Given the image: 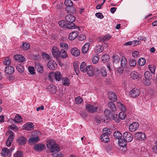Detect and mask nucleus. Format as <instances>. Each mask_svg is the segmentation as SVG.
Listing matches in <instances>:
<instances>
[{
  "label": "nucleus",
  "instance_id": "nucleus-37",
  "mask_svg": "<svg viewBox=\"0 0 157 157\" xmlns=\"http://www.w3.org/2000/svg\"><path fill=\"white\" fill-rule=\"evenodd\" d=\"M60 53V57L62 58H65L67 56V52L63 49H61Z\"/></svg>",
  "mask_w": 157,
  "mask_h": 157
},
{
  "label": "nucleus",
  "instance_id": "nucleus-7",
  "mask_svg": "<svg viewBox=\"0 0 157 157\" xmlns=\"http://www.w3.org/2000/svg\"><path fill=\"white\" fill-rule=\"evenodd\" d=\"M139 125L137 122H134L131 124L129 127V129L131 132H134L136 131L138 128Z\"/></svg>",
  "mask_w": 157,
  "mask_h": 157
},
{
  "label": "nucleus",
  "instance_id": "nucleus-8",
  "mask_svg": "<svg viewBox=\"0 0 157 157\" xmlns=\"http://www.w3.org/2000/svg\"><path fill=\"white\" fill-rule=\"evenodd\" d=\"M52 52L53 56L56 58L60 57V51L56 47L54 46L52 48Z\"/></svg>",
  "mask_w": 157,
  "mask_h": 157
},
{
  "label": "nucleus",
  "instance_id": "nucleus-16",
  "mask_svg": "<svg viewBox=\"0 0 157 157\" xmlns=\"http://www.w3.org/2000/svg\"><path fill=\"white\" fill-rule=\"evenodd\" d=\"M14 67L11 66H7L6 67L5 71L6 74L10 75L12 74L14 72Z\"/></svg>",
  "mask_w": 157,
  "mask_h": 157
},
{
  "label": "nucleus",
  "instance_id": "nucleus-29",
  "mask_svg": "<svg viewBox=\"0 0 157 157\" xmlns=\"http://www.w3.org/2000/svg\"><path fill=\"white\" fill-rule=\"evenodd\" d=\"M62 84L64 86H68L70 84V81L69 78L64 77L62 79Z\"/></svg>",
  "mask_w": 157,
  "mask_h": 157
},
{
  "label": "nucleus",
  "instance_id": "nucleus-44",
  "mask_svg": "<svg viewBox=\"0 0 157 157\" xmlns=\"http://www.w3.org/2000/svg\"><path fill=\"white\" fill-rule=\"evenodd\" d=\"M55 72L53 71L51 72L48 76V78L51 82H53L54 79L55 78Z\"/></svg>",
  "mask_w": 157,
  "mask_h": 157
},
{
  "label": "nucleus",
  "instance_id": "nucleus-9",
  "mask_svg": "<svg viewBox=\"0 0 157 157\" xmlns=\"http://www.w3.org/2000/svg\"><path fill=\"white\" fill-rule=\"evenodd\" d=\"M14 149V147H11L10 149L6 147H3L2 150L1 154L4 156L7 155H8Z\"/></svg>",
  "mask_w": 157,
  "mask_h": 157
},
{
  "label": "nucleus",
  "instance_id": "nucleus-12",
  "mask_svg": "<svg viewBox=\"0 0 157 157\" xmlns=\"http://www.w3.org/2000/svg\"><path fill=\"white\" fill-rule=\"evenodd\" d=\"M109 98L113 101L115 102L117 101V97L114 93L110 91L108 93Z\"/></svg>",
  "mask_w": 157,
  "mask_h": 157
},
{
  "label": "nucleus",
  "instance_id": "nucleus-23",
  "mask_svg": "<svg viewBox=\"0 0 157 157\" xmlns=\"http://www.w3.org/2000/svg\"><path fill=\"white\" fill-rule=\"evenodd\" d=\"M14 139V136L13 135H10L8 137L6 142V145L8 147L11 146Z\"/></svg>",
  "mask_w": 157,
  "mask_h": 157
},
{
  "label": "nucleus",
  "instance_id": "nucleus-51",
  "mask_svg": "<svg viewBox=\"0 0 157 157\" xmlns=\"http://www.w3.org/2000/svg\"><path fill=\"white\" fill-rule=\"evenodd\" d=\"M101 116H100L98 115H97L95 117L96 122L98 124H100L101 123Z\"/></svg>",
  "mask_w": 157,
  "mask_h": 157
},
{
  "label": "nucleus",
  "instance_id": "nucleus-18",
  "mask_svg": "<svg viewBox=\"0 0 157 157\" xmlns=\"http://www.w3.org/2000/svg\"><path fill=\"white\" fill-rule=\"evenodd\" d=\"M14 57L16 61L20 63H22L25 59V58L23 56L21 55L18 54L15 55Z\"/></svg>",
  "mask_w": 157,
  "mask_h": 157
},
{
  "label": "nucleus",
  "instance_id": "nucleus-38",
  "mask_svg": "<svg viewBox=\"0 0 157 157\" xmlns=\"http://www.w3.org/2000/svg\"><path fill=\"white\" fill-rule=\"evenodd\" d=\"M74 67L75 71L77 75L79 73V65L77 63H74Z\"/></svg>",
  "mask_w": 157,
  "mask_h": 157
},
{
  "label": "nucleus",
  "instance_id": "nucleus-35",
  "mask_svg": "<svg viewBox=\"0 0 157 157\" xmlns=\"http://www.w3.org/2000/svg\"><path fill=\"white\" fill-rule=\"evenodd\" d=\"M95 49L97 53H99L102 52L103 48L101 45H98L95 47Z\"/></svg>",
  "mask_w": 157,
  "mask_h": 157
},
{
  "label": "nucleus",
  "instance_id": "nucleus-20",
  "mask_svg": "<svg viewBox=\"0 0 157 157\" xmlns=\"http://www.w3.org/2000/svg\"><path fill=\"white\" fill-rule=\"evenodd\" d=\"M78 32L74 31L71 33L68 36V39L70 40H73L75 39L78 36Z\"/></svg>",
  "mask_w": 157,
  "mask_h": 157
},
{
  "label": "nucleus",
  "instance_id": "nucleus-64",
  "mask_svg": "<svg viewBox=\"0 0 157 157\" xmlns=\"http://www.w3.org/2000/svg\"><path fill=\"white\" fill-rule=\"evenodd\" d=\"M105 41L109 40L111 37V36L109 34H107L103 37Z\"/></svg>",
  "mask_w": 157,
  "mask_h": 157
},
{
  "label": "nucleus",
  "instance_id": "nucleus-48",
  "mask_svg": "<svg viewBox=\"0 0 157 157\" xmlns=\"http://www.w3.org/2000/svg\"><path fill=\"white\" fill-rule=\"evenodd\" d=\"M11 63V60L8 57H6L4 59L3 63L6 65H9Z\"/></svg>",
  "mask_w": 157,
  "mask_h": 157
},
{
  "label": "nucleus",
  "instance_id": "nucleus-47",
  "mask_svg": "<svg viewBox=\"0 0 157 157\" xmlns=\"http://www.w3.org/2000/svg\"><path fill=\"white\" fill-rule=\"evenodd\" d=\"M23 154L22 151H17L14 154V157H22Z\"/></svg>",
  "mask_w": 157,
  "mask_h": 157
},
{
  "label": "nucleus",
  "instance_id": "nucleus-33",
  "mask_svg": "<svg viewBox=\"0 0 157 157\" xmlns=\"http://www.w3.org/2000/svg\"><path fill=\"white\" fill-rule=\"evenodd\" d=\"M109 59V55L106 54L103 55L101 57V59L103 63L107 62Z\"/></svg>",
  "mask_w": 157,
  "mask_h": 157
},
{
  "label": "nucleus",
  "instance_id": "nucleus-46",
  "mask_svg": "<svg viewBox=\"0 0 157 157\" xmlns=\"http://www.w3.org/2000/svg\"><path fill=\"white\" fill-rule=\"evenodd\" d=\"M119 117L121 119L124 120L126 118V115L124 112H121L119 113Z\"/></svg>",
  "mask_w": 157,
  "mask_h": 157
},
{
  "label": "nucleus",
  "instance_id": "nucleus-40",
  "mask_svg": "<svg viewBox=\"0 0 157 157\" xmlns=\"http://www.w3.org/2000/svg\"><path fill=\"white\" fill-rule=\"evenodd\" d=\"M16 69L20 73L23 72L24 70V67L21 64L17 65L16 67Z\"/></svg>",
  "mask_w": 157,
  "mask_h": 157
},
{
  "label": "nucleus",
  "instance_id": "nucleus-60",
  "mask_svg": "<svg viewBox=\"0 0 157 157\" xmlns=\"http://www.w3.org/2000/svg\"><path fill=\"white\" fill-rule=\"evenodd\" d=\"M58 151H55L54 152H52V155L53 157H62V154H58L57 152Z\"/></svg>",
  "mask_w": 157,
  "mask_h": 157
},
{
  "label": "nucleus",
  "instance_id": "nucleus-10",
  "mask_svg": "<svg viewBox=\"0 0 157 157\" xmlns=\"http://www.w3.org/2000/svg\"><path fill=\"white\" fill-rule=\"evenodd\" d=\"M65 20L69 22H73L75 20V17L72 14H68L65 17Z\"/></svg>",
  "mask_w": 157,
  "mask_h": 157
},
{
  "label": "nucleus",
  "instance_id": "nucleus-59",
  "mask_svg": "<svg viewBox=\"0 0 157 157\" xmlns=\"http://www.w3.org/2000/svg\"><path fill=\"white\" fill-rule=\"evenodd\" d=\"M86 38V36L84 35H80L78 38V40L79 41H83Z\"/></svg>",
  "mask_w": 157,
  "mask_h": 157
},
{
  "label": "nucleus",
  "instance_id": "nucleus-58",
  "mask_svg": "<svg viewBox=\"0 0 157 157\" xmlns=\"http://www.w3.org/2000/svg\"><path fill=\"white\" fill-rule=\"evenodd\" d=\"M95 16L98 18L101 19L103 18L104 16L102 13L100 12L96 13L95 14Z\"/></svg>",
  "mask_w": 157,
  "mask_h": 157
},
{
  "label": "nucleus",
  "instance_id": "nucleus-1",
  "mask_svg": "<svg viewBox=\"0 0 157 157\" xmlns=\"http://www.w3.org/2000/svg\"><path fill=\"white\" fill-rule=\"evenodd\" d=\"M46 145L47 147L49 148L50 151L52 152L59 151V146L56 144V142L53 140H49L47 142Z\"/></svg>",
  "mask_w": 157,
  "mask_h": 157
},
{
  "label": "nucleus",
  "instance_id": "nucleus-11",
  "mask_svg": "<svg viewBox=\"0 0 157 157\" xmlns=\"http://www.w3.org/2000/svg\"><path fill=\"white\" fill-rule=\"evenodd\" d=\"M48 66L50 69L54 70L57 67V65L54 61L51 60L48 63Z\"/></svg>",
  "mask_w": 157,
  "mask_h": 157
},
{
  "label": "nucleus",
  "instance_id": "nucleus-63",
  "mask_svg": "<svg viewBox=\"0 0 157 157\" xmlns=\"http://www.w3.org/2000/svg\"><path fill=\"white\" fill-rule=\"evenodd\" d=\"M101 121L102 122H106V123L107 122V120L108 119V117L105 115H103L101 116Z\"/></svg>",
  "mask_w": 157,
  "mask_h": 157
},
{
  "label": "nucleus",
  "instance_id": "nucleus-24",
  "mask_svg": "<svg viewBox=\"0 0 157 157\" xmlns=\"http://www.w3.org/2000/svg\"><path fill=\"white\" fill-rule=\"evenodd\" d=\"M108 105L112 111H115L116 110V106L113 102L112 101L109 102L108 104Z\"/></svg>",
  "mask_w": 157,
  "mask_h": 157
},
{
  "label": "nucleus",
  "instance_id": "nucleus-6",
  "mask_svg": "<svg viewBox=\"0 0 157 157\" xmlns=\"http://www.w3.org/2000/svg\"><path fill=\"white\" fill-rule=\"evenodd\" d=\"M65 5L67 6L65 10L67 12H71V9L73 5V3L71 0H66L64 2Z\"/></svg>",
  "mask_w": 157,
  "mask_h": 157
},
{
  "label": "nucleus",
  "instance_id": "nucleus-61",
  "mask_svg": "<svg viewBox=\"0 0 157 157\" xmlns=\"http://www.w3.org/2000/svg\"><path fill=\"white\" fill-rule=\"evenodd\" d=\"M42 56L43 58L45 59H49L50 58V56L48 54L45 53L44 52L42 53Z\"/></svg>",
  "mask_w": 157,
  "mask_h": 157
},
{
  "label": "nucleus",
  "instance_id": "nucleus-14",
  "mask_svg": "<svg viewBox=\"0 0 157 157\" xmlns=\"http://www.w3.org/2000/svg\"><path fill=\"white\" fill-rule=\"evenodd\" d=\"M106 133H103L101 136V140L105 143H108L109 141V136Z\"/></svg>",
  "mask_w": 157,
  "mask_h": 157
},
{
  "label": "nucleus",
  "instance_id": "nucleus-13",
  "mask_svg": "<svg viewBox=\"0 0 157 157\" xmlns=\"http://www.w3.org/2000/svg\"><path fill=\"white\" fill-rule=\"evenodd\" d=\"M17 142L20 145H22L25 144L27 139L24 136H21L19 137L17 140Z\"/></svg>",
  "mask_w": 157,
  "mask_h": 157
},
{
  "label": "nucleus",
  "instance_id": "nucleus-19",
  "mask_svg": "<svg viewBox=\"0 0 157 157\" xmlns=\"http://www.w3.org/2000/svg\"><path fill=\"white\" fill-rule=\"evenodd\" d=\"M86 70V72H87L89 76H92L93 75L94 72L93 67L91 65H88Z\"/></svg>",
  "mask_w": 157,
  "mask_h": 157
},
{
  "label": "nucleus",
  "instance_id": "nucleus-45",
  "mask_svg": "<svg viewBox=\"0 0 157 157\" xmlns=\"http://www.w3.org/2000/svg\"><path fill=\"white\" fill-rule=\"evenodd\" d=\"M30 47V44L27 43H24L22 45V48L25 50L28 49Z\"/></svg>",
  "mask_w": 157,
  "mask_h": 157
},
{
  "label": "nucleus",
  "instance_id": "nucleus-4",
  "mask_svg": "<svg viewBox=\"0 0 157 157\" xmlns=\"http://www.w3.org/2000/svg\"><path fill=\"white\" fill-rule=\"evenodd\" d=\"M134 138L136 140L142 141L145 140L146 138V135L143 132H136L135 134Z\"/></svg>",
  "mask_w": 157,
  "mask_h": 157
},
{
  "label": "nucleus",
  "instance_id": "nucleus-3",
  "mask_svg": "<svg viewBox=\"0 0 157 157\" xmlns=\"http://www.w3.org/2000/svg\"><path fill=\"white\" fill-rule=\"evenodd\" d=\"M123 137L128 142H131L133 139V135L128 132H126L124 133Z\"/></svg>",
  "mask_w": 157,
  "mask_h": 157
},
{
  "label": "nucleus",
  "instance_id": "nucleus-27",
  "mask_svg": "<svg viewBox=\"0 0 157 157\" xmlns=\"http://www.w3.org/2000/svg\"><path fill=\"white\" fill-rule=\"evenodd\" d=\"M87 67V66H86V63L84 62H82L80 66V70L83 73L86 72V69Z\"/></svg>",
  "mask_w": 157,
  "mask_h": 157
},
{
  "label": "nucleus",
  "instance_id": "nucleus-42",
  "mask_svg": "<svg viewBox=\"0 0 157 157\" xmlns=\"http://www.w3.org/2000/svg\"><path fill=\"white\" fill-rule=\"evenodd\" d=\"M144 75L146 79H151L152 75L149 71H146L145 72L144 74Z\"/></svg>",
  "mask_w": 157,
  "mask_h": 157
},
{
  "label": "nucleus",
  "instance_id": "nucleus-21",
  "mask_svg": "<svg viewBox=\"0 0 157 157\" xmlns=\"http://www.w3.org/2000/svg\"><path fill=\"white\" fill-rule=\"evenodd\" d=\"M45 147V146L44 144H38L34 146V148L36 151H40L44 150Z\"/></svg>",
  "mask_w": 157,
  "mask_h": 157
},
{
  "label": "nucleus",
  "instance_id": "nucleus-41",
  "mask_svg": "<svg viewBox=\"0 0 157 157\" xmlns=\"http://www.w3.org/2000/svg\"><path fill=\"white\" fill-rule=\"evenodd\" d=\"M156 67L152 65H149L148 66V68L149 69L151 73L155 74V71Z\"/></svg>",
  "mask_w": 157,
  "mask_h": 157
},
{
  "label": "nucleus",
  "instance_id": "nucleus-22",
  "mask_svg": "<svg viewBox=\"0 0 157 157\" xmlns=\"http://www.w3.org/2000/svg\"><path fill=\"white\" fill-rule=\"evenodd\" d=\"M71 54L75 56H77L80 54L79 50L76 48H72L71 51Z\"/></svg>",
  "mask_w": 157,
  "mask_h": 157
},
{
  "label": "nucleus",
  "instance_id": "nucleus-39",
  "mask_svg": "<svg viewBox=\"0 0 157 157\" xmlns=\"http://www.w3.org/2000/svg\"><path fill=\"white\" fill-rule=\"evenodd\" d=\"M146 63V60L143 58H140L138 61V63L140 66L144 65Z\"/></svg>",
  "mask_w": 157,
  "mask_h": 157
},
{
  "label": "nucleus",
  "instance_id": "nucleus-43",
  "mask_svg": "<svg viewBox=\"0 0 157 157\" xmlns=\"http://www.w3.org/2000/svg\"><path fill=\"white\" fill-rule=\"evenodd\" d=\"M129 63L131 66L134 67L136 65V62L134 59H130L129 60Z\"/></svg>",
  "mask_w": 157,
  "mask_h": 157
},
{
  "label": "nucleus",
  "instance_id": "nucleus-54",
  "mask_svg": "<svg viewBox=\"0 0 157 157\" xmlns=\"http://www.w3.org/2000/svg\"><path fill=\"white\" fill-rule=\"evenodd\" d=\"M99 59V57L96 56H94L92 59V61L94 63H98Z\"/></svg>",
  "mask_w": 157,
  "mask_h": 157
},
{
  "label": "nucleus",
  "instance_id": "nucleus-25",
  "mask_svg": "<svg viewBox=\"0 0 157 157\" xmlns=\"http://www.w3.org/2000/svg\"><path fill=\"white\" fill-rule=\"evenodd\" d=\"M35 68L39 72L41 73L43 72L44 70L43 66L39 63L36 64Z\"/></svg>",
  "mask_w": 157,
  "mask_h": 157
},
{
  "label": "nucleus",
  "instance_id": "nucleus-17",
  "mask_svg": "<svg viewBox=\"0 0 157 157\" xmlns=\"http://www.w3.org/2000/svg\"><path fill=\"white\" fill-rule=\"evenodd\" d=\"M34 125L32 123H28L25 124L23 126V128L28 131H30L33 129Z\"/></svg>",
  "mask_w": 157,
  "mask_h": 157
},
{
  "label": "nucleus",
  "instance_id": "nucleus-53",
  "mask_svg": "<svg viewBox=\"0 0 157 157\" xmlns=\"http://www.w3.org/2000/svg\"><path fill=\"white\" fill-rule=\"evenodd\" d=\"M59 24L61 27H65L66 22L64 21H61L59 22Z\"/></svg>",
  "mask_w": 157,
  "mask_h": 157
},
{
  "label": "nucleus",
  "instance_id": "nucleus-28",
  "mask_svg": "<svg viewBox=\"0 0 157 157\" xmlns=\"http://www.w3.org/2000/svg\"><path fill=\"white\" fill-rule=\"evenodd\" d=\"M113 136L116 139H121L122 137V134L119 131H116L113 133Z\"/></svg>",
  "mask_w": 157,
  "mask_h": 157
},
{
  "label": "nucleus",
  "instance_id": "nucleus-62",
  "mask_svg": "<svg viewBox=\"0 0 157 157\" xmlns=\"http://www.w3.org/2000/svg\"><path fill=\"white\" fill-rule=\"evenodd\" d=\"M140 42L139 40H133L132 41V45H133V46H136L140 44Z\"/></svg>",
  "mask_w": 157,
  "mask_h": 157
},
{
  "label": "nucleus",
  "instance_id": "nucleus-5",
  "mask_svg": "<svg viewBox=\"0 0 157 157\" xmlns=\"http://www.w3.org/2000/svg\"><path fill=\"white\" fill-rule=\"evenodd\" d=\"M140 90L136 88H134L129 92L131 96L133 98L137 97L140 95Z\"/></svg>",
  "mask_w": 157,
  "mask_h": 157
},
{
  "label": "nucleus",
  "instance_id": "nucleus-30",
  "mask_svg": "<svg viewBox=\"0 0 157 157\" xmlns=\"http://www.w3.org/2000/svg\"><path fill=\"white\" fill-rule=\"evenodd\" d=\"M127 64V61L126 58L124 56H122L121 58V65L122 68H125Z\"/></svg>",
  "mask_w": 157,
  "mask_h": 157
},
{
  "label": "nucleus",
  "instance_id": "nucleus-52",
  "mask_svg": "<svg viewBox=\"0 0 157 157\" xmlns=\"http://www.w3.org/2000/svg\"><path fill=\"white\" fill-rule=\"evenodd\" d=\"M113 119L116 122H119L120 119L119 118V116L117 115H113L112 116Z\"/></svg>",
  "mask_w": 157,
  "mask_h": 157
},
{
  "label": "nucleus",
  "instance_id": "nucleus-55",
  "mask_svg": "<svg viewBox=\"0 0 157 157\" xmlns=\"http://www.w3.org/2000/svg\"><path fill=\"white\" fill-rule=\"evenodd\" d=\"M28 69L29 72L31 75H34L35 74V73L34 72V69L33 67H29Z\"/></svg>",
  "mask_w": 157,
  "mask_h": 157
},
{
  "label": "nucleus",
  "instance_id": "nucleus-15",
  "mask_svg": "<svg viewBox=\"0 0 157 157\" xmlns=\"http://www.w3.org/2000/svg\"><path fill=\"white\" fill-rule=\"evenodd\" d=\"M126 142L127 141L124 139L122 138L119 139L118 141V144L120 146L123 147H125L124 148V151H126L127 149L125 147L127 145Z\"/></svg>",
  "mask_w": 157,
  "mask_h": 157
},
{
  "label": "nucleus",
  "instance_id": "nucleus-57",
  "mask_svg": "<svg viewBox=\"0 0 157 157\" xmlns=\"http://www.w3.org/2000/svg\"><path fill=\"white\" fill-rule=\"evenodd\" d=\"M103 133H106L107 135H110L111 133L110 129H108L107 128L103 129Z\"/></svg>",
  "mask_w": 157,
  "mask_h": 157
},
{
  "label": "nucleus",
  "instance_id": "nucleus-26",
  "mask_svg": "<svg viewBox=\"0 0 157 157\" xmlns=\"http://www.w3.org/2000/svg\"><path fill=\"white\" fill-rule=\"evenodd\" d=\"M55 78L58 81H59L61 80L62 77V75L59 71H56L55 72Z\"/></svg>",
  "mask_w": 157,
  "mask_h": 157
},
{
  "label": "nucleus",
  "instance_id": "nucleus-49",
  "mask_svg": "<svg viewBox=\"0 0 157 157\" xmlns=\"http://www.w3.org/2000/svg\"><path fill=\"white\" fill-rule=\"evenodd\" d=\"M82 99L80 97L76 98L75 99V103L76 104H80L82 102Z\"/></svg>",
  "mask_w": 157,
  "mask_h": 157
},
{
  "label": "nucleus",
  "instance_id": "nucleus-31",
  "mask_svg": "<svg viewBox=\"0 0 157 157\" xmlns=\"http://www.w3.org/2000/svg\"><path fill=\"white\" fill-rule=\"evenodd\" d=\"M39 140V138L38 136H37L36 137H31L30 138L29 140V142L34 143H36Z\"/></svg>",
  "mask_w": 157,
  "mask_h": 157
},
{
  "label": "nucleus",
  "instance_id": "nucleus-36",
  "mask_svg": "<svg viewBox=\"0 0 157 157\" xmlns=\"http://www.w3.org/2000/svg\"><path fill=\"white\" fill-rule=\"evenodd\" d=\"M131 77L133 79H137L139 77V74L136 72L134 71L130 74Z\"/></svg>",
  "mask_w": 157,
  "mask_h": 157
},
{
  "label": "nucleus",
  "instance_id": "nucleus-32",
  "mask_svg": "<svg viewBox=\"0 0 157 157\" xmlns=\"http://www.w3.org/2000/svg\"><path fill=\"white\" fill-rule=\"evenodd\" d=\"M65 26V27L66 28L71 29H75L76 27V26L73 22H69V23H67Z\"/></svg>",
  "mask_w": 157,
  "mask_h": 157
},
{
  "label": "nucleus",
  "instance_id": "nucleus-50",
  "mask_svg": "<svg viewBox=\"0 0 157 157\" xmlns=\"http://www.w3.org/2000/svg\"><path fill=\"white\" fill-rule=\"evenodd\" d=\"M60 46L62 49H67L68 48V45L64 42H61L60 43Z\"/></svg>",
  "mask_w": 157,
  "mask_h": 157
},
{
  "label": "nucleus",
  "instance_id": "nucleus-34",
  "mask_svg": "<svg viewBox=\"0 0 157 157\" xmlns=\"http://www.w3.org/2000/svg\"><path fill=\"white\" fill-rule=\"evenodd\" d=\"M22 119L21 116L19 114H17L15 117L14 121L16 123H19L22 122Z\"/></svg>",
  "mask_w": 157,
  "mask_h": 157
},
{
  "label": "nucleus",
  "instance_id": "nucleus-2",
  "mask_svg": "<svg viewBox=\"0 0 157 157\" xmlns=\"http://www.w3.org/2000/svg\"><path fill=\"white\" fill-rule=\"evenodd\" d=\"M86 110L90 113H93L95 112L99 113L100 111V109L95 104L93 105L88 104L86 105Z\"/></svg>",
  "mask_w": 157,
  "mask_h": 157
},
{
  "label": "nucleus",
  "instance_id": "nucleus-56",
  "mask_svg": "<svg viewBox=\"0 0 157 157\" xmlns=\"http://www.w3.org/2000/svg\"><path fill=\"white\" fill-rule=\"evenodd\" d=\"M153 151L156 153H157V141L155 143V144L152 147Z\"/></svg>",
  "mask_w": 157,
  "mask_h": 157
}]
</instances>
